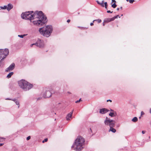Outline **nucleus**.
Returning <instances> with one entry per match:
<instances>
[{"label":"nucleus","mask_w":151,"mask_h":151,"mask_svg":"<svg viewBox=\"0 0 151 151\" xmlns=\"http://www.w3.org/2000/svg\"><path fill=\"white\" fill-rule=\"evenodd\" d=\"M31 12H27L22 13L21 17L23 19L29 20L31 22L33 19H37V20L33 21V22L34 25L38 26H42L47 22V18L42 12L36 11L33 14ZM31 12L32 13L33 11Z\"/></svg>","instance_id":"obj_1"},{"label":"nucleus","mask_w":151,"mask_h":151,"mask_svg":"<svg viewBox=\"0 0 151 151\" xmlns=\"http://www.w3.org/2000/svg\"><path fill=\"white\" fill-rule=\"evenodd\" d=\"M85 139L82 137H78L71 146V148L76 151H81L84 147Z\"/></svg>","instance_id":"obj_2"},{"label":"nucleus","mask_w":151,"mask_h":151,"mask_svg":"<svg viewBox=\"0 0 151 151\" xmlns=\"http://www.w3.org/2000/svg\"><path fill=\"white\" fill-rule=\"evenodd\" d=\"M52 30V26L47 25L45 28L42 27L40 28L39 31L40 33L44 36L48 37L50 35Z\"/></svg>","instance_id":"obj_3"},{"label":"nucleus","mask_w":151,"mask_h":151,"mask_svg":"<svg viewBox=\"0 0 151 151\" xmlns=\"http://www.w3.org/2000/svg\"><path fill=\"white\" fill-rule=\"evenodd\" d=\"M18 84L20 88L25 91L29 90L33 86L32 84L23 79L18 81Z\"/></svg>","instance_id":"obj_4"},{"label":"nucleus","mask_w":151,"mask_h":151,"mask_svg":"<svg viewBox=\"0 0 151 151\" xmlns=\"http://www.w3.org/2000/svg\"><path fill=\"white\" fill-rule=\"evenodd\" d=\"M105 125H108L110 127H114L115 125V121L113 120L110 119L106 117V119L104 121Z\"/></svg>","instance_id":"obj_5"},{"label":"nucleus","mask_w":151,"mask_h":151,"mask_svg":"<svg viewBox=\"0 0 151 151\" xmlns=\"http://www.w3.org/2000/svg\"><path fill=\"white\" fill-rule=\"evenodd\" d=\"M33 45H36L37 46L40 48H42L44 47V44L43 40H38L35 43L31 44V46L32 47Z\"/></svg>","instance_id":"obj_6"},{"label":"nucleus","mask_w":151,"mask_h":151,"mask_svg":"<svg viewBox=\"0 0 151 151\" xmlns=\"http://www.w3.org/2000/svg\"><path fill=\"white\" fill-rule=\"evenodd\" d=\"M51 91L47 88L45 90L43 94V97L45 98H48L51 96L52 95Z\"/></svg>","instance_id":"obj_7"},{"label":"nucleus","mask_w":151,"mask_h":151,"mask_svg":"<svg viewBox=\"0 0 151 151\" xmlns=\"http://www.w3.org/2000/svg\"><path fill=\"white\" fill-rule=\"evenodd\" d=\"M14 66L15 64L14 63H12L6 69L5 71L7 72H8L9 71L12 70L14 69Z\"/></svg>","instance_id":"obj_8"},{"label":"nucleus","mask_w":151,"mask_h":151,"mask_svg":"<svg viewBox=\"0 0 151 151\" xmlns=\"http://www.w3.org/2000/svg\"><path fill=\"white\" fill-rule=\"evenodd\" d=\"M109 111V110L106 108H102L100 109L99 113L101 114H105Z\"/></svg>","instance_id":"obj_9"},{"label":"nucleus","mask_w":151,"mask_h":151,"mask_svg":"<svg viewBox=\"0 0 151 151\" xmlns=\"http://www.w3.org/2000/svg\"><path fill=\"white\" fill-rule=\"evenodd\" d=\"M73 110L71 112H70L67 115L66 117V119L67 120H70V118H71L73 113Z\"/></svg>","instance_id":"obj_10"},{"label":"nucleus","mask_w":151,"mask_h":151,"mask_svg":"<svg viewBox=\"0 0 151 151\" xmlns=\"http://www.w3.org/2000/svg\"><path fill=\"white\" fill-rule=\"evenodd\" d=\"M13 6L12 4H9L7 6V10L8 11H10L13 8Z\"/></svg>","instance_id":"obj_11"},{"label":"nucleus","mask_w":151,"mask_h":151,"mask_svg":"<svg viewBox=\"0 0 151 151\" xmlns=\"http://www.w3.org/2000/svg\"><path fill=\"white\" fill-rule=\"evenodd\" d=\"M98 4L100 5L102 7H104V1H102L101 2H99L97 0L96 1Z\"/></svg>","instance_id":"obj_12"},{"label":"nucleus","mask_w":151,"mask_h":151,"mask_svg":"<svg viewBox=\"0 0 151 151\" xmlns=\"http://www.w3.org/2000/svg\"><path fill=\"white\" fill-rule=\"evenodd\" d=\"M114 127H110V129L109 130V132L111 131L113 133H115L116 132V130L114 128Z\"/></svg>","instance_id":"obj_13"},{"label":"nucleus","mask_w":151,"mask_h":151,"mask_svg":"<svg viewBox=\"0 0 151 151\" xmlns=\"http://www.w3.org/2000/svg\"><path fill=\"white\" fill-rule=\"evenodd\" d=\"M14 73L13 72H11L9 73V74L7 75L6 77L9 78L11 77V76L13 75Z\"/></svg>","instance_id":"obj_14"},{"label":"nucleus","mask_w":151,"mask_h":151,"mask_svg":"<svg viewBox=\"0 0 151 151\" xmlns=\"http://www.w3.org/2000/svg\"><path fill=\"white\" fill-rule=\"evenodd\" d=\"M104 22H111L110 18H108L105 19Z\"/></svg>","instance_id":"obj_15"},{"label":"nucleus","mask_w":151,"mask_h":151,"mask_svg":"<svg viewBox=\"0 0 151 151\" xmlns=\"http://www.w3.org/2000/svg\"><path fill=\"white\" fill-rule=\"evenodd\" d=\"M138 120V119L137 118V117H134L132 120V121L133 122H137Z\"/></svg>","instance_id":"obj_16"},{"label":"nucleus","mask_w":151,"mask_h":151,"mask_svg":"<svg viewBox=\"0 0 151 151\" xmlns=\"http://www.w3.org/2000/svg\"><path fill=\"white\" fill-rule=\"evenodd\" d=\"M109 116H111V117H114V116H114V113H113V112H110L109 114Z\"/></svg>","instance_id":"obj_17"},{"label":"nucleus","mask_w":151,"mask_h":151,"mask_svg":"<svg viewBox=\"0 0 151 151\" xmlns=\"http://www.w3.org/2000/svg\"><path fill=\"white\" fill-rule=\"evenodd\" d=\"M104 6L105 7V8L106 9H107V6H108V4L107 2H105L104 3Z\"/></svg>","instance_id":"obj_18"},{"label":"nucleus","mask_w":151,"mask_h":151,"mask_svg":"<svg viewBox=\"0 0 151 151\" xmlns=\"http://www.w3.org/2000/svg\"><path fill=\"white\" fill-rule=\"evenodd\" d=\"M0 8L1 9H7V6L5 5V6H1Z\"/></svg>","instance_id":"obj_19"},{"label":"nucleus","mask_w":151,"mask_h":151,"mask_svg":"<svg viewBox=\"0 0 151 151\" xmlns=\"http://www.w3.org/2000/svg\"><path fill=\"white\" fill-rule=\"evenodd\" d=\"M95 21H97L98 23H100L101 22V20L99 19L94 20H93V22H94Z\"/></svg>","instance_id":"obj_20"},{"label":"nucleus","mask_w":151,"mask_h":151,"mask_svg":"<svg viewBox=\"0 0 151 151\" xmlns=\"http://www.w3.org/2000/svg\"><path fill=\"white\" fill-rule=\"evenodd\" d=\"M116 6L117 5L115 3H114L111 5V7L114 8H115Z\"/></svg>","instance_id":"obj_21"},{"label":"nucleus","mask_w":151,"mask_h":151,"mask_svg":"<svg viewBox=\"0 0 151 151\" xmlns=\"http://www.w3.org/2000/svg\"><path fill=\"white\" fill-rule=\"evenodd\" d=\"M15 103L16 105H18V108H19V102L17 100L16 101Z\"/></svg>","instance_id":"obj_22"},{"label":"nucleus","mask_w":151,"mask_h":151,"mask_svg":"<svg viewBox=\"0 0 151 151\" xmlns=\"http://www.w3.org/2000/svg\"><path fill=\"white\" fill-rule=\"evenodd\" d=\"M26 35H18V37H20V38H23V37H24L25 36H26Z\"/></svg>","instance_id":"obj_23"},{"label":"nucleus","mask_w":151,"mask_h":151,"mask_svg":"<svg viewBox=\"0 0 151 151\" xmlns=\"http://www.w3.org/2000/svg\"><path fill=\"white\" fill-rule=\"evenodd\" d=\"M5 139V138L3 137H1L0 138V142H3V141H4Z\"/></svg>","instance_id":"obj_24"},{"label":"nucleus","mask_w":151,"mask_h":151,"mask_svg":"<svg viewBox=\"0 0 151 151\" xmlns=\"http://www.w3.org/2000/svg\"><path fill=\"white\" fill-rule=\"evenodd\" d=\"M48 139L47 138H45L44 139V140H43L42 142L43 143H44L45 142H46L47 141Z\"/></svg>","instance_id":"obj_25"},{"label":"nucleus","mask_w":151,"mask_h":151,"mask_svg":"<svg viewBox=\"0 0 151 151\" xmlns=\"http://www.w3.org/2000/svg\"><path fill=\"white\" fill-rule=\"evenodd\" d=\"M134 1V0H129V2L131 4H132Z\"/></svg>","instance_id":"obj_26"},{"label":"nucleus","mask_w":151,"mask_h":151,"mask_svg":"<svg viewBox=\"0 0 151 151\" xmlns=\"http://www.w3.org/2000/svg\"><path fill=\"white\" fill-rule=\"evenodd\" d=\"M115 19L114 18V17H112L111 18H110L111 21H113Z\"/></svg>","instance_id":"obj_27"},{"label":"nucleus","mask_w":151,"mask_h":151,"mask_svg":"<svg viewBox=\"0 0 151 151\" xmlns=\"http://www.w3.org/2000/svg\"><path fill=\"white\" fill-rule=\"evenodd\" d=\"M31 138V137L30 136H29L27 137L26 139L27 140H29Z\"/></svg>","instance_id":"obj_28"},{"label":"nucleus","mask_w":151,"mask_h":151,"mask_svg":"<svg viewBox=\"0 0 151 151\" xmlns=\"http://www.w3.org/2000/svg\"><path fill=\"white\" fill-rule=\"evenodd\" d=\"M11 100L13 101H14L15 102L17 101L16 99H11Z\"/></svg>","instance_id":"obj_29"},{"label":"nucleus","mask_w":151,"mask_h":151,"mask_svg":"<svg viewBox=\"0 0 151 151\" xmlns=\"http://www.w3.org/2000/svg\"><path fill=\"white\" fill-rule=\"evenodd\" d=\"M81 99H80L79 100H77V101H76L75 103H78L80 101H81Z\"/></svg>","instance_id":"obj_30"},{"label":"nucleus","mask_w":151,"mask_h":151,"mask_svg":"<svg viewBox=\"0 0 151 151\" xmlns=\"http://www.w3.org/2000/svg\"><path fill=\"white\" fill-rule=\"evenodd\" d=\"M119 17V18H120V17L119 16V15H117L116 16L114 17V18L115 19H116L118 18V17Z\"/></svg>","instance_id":"obj_31"},{"label":"nucleus","mask_w":151,"mask_h":151,"mask_svg":"<svg viewBox=\"0 0 151 151\" xmlns=\"http://www.w3.org/2000/svg\"><path fill=\"white\" fill-rule=\"evenodd\" d=\"M107 13H112V12H111L110 10H108L107 11Z\"/></svg>","instance_id":"obj_32"},{"label":"nucleus","mask_w":151,"mask_h":151,"mask_svg":"<svg viewBox=\"0 0 151 151\" xmlns=\"http://www.w3.org/2000/svg\"><path fill=\"white\" fill-rule=\"evenodd\" d=\"M112 2H114V3H116V1L115 0H112L111 3H112Z\"/></svg>","instance_id":"obj_33"},{"label":"nucleus","mask_w":151,"mask_h":151,"mask_svg":"<svg viewBox=\"0 0 151 151\" xmlns=\"http://www.w3.org/2000/svg\"><path fill=\"white\" fill-rule=\"evenodd\" d=\"M146 132V131H142V134H144Z\"/></svg>","instance_id":"obj_34"},{"label":"nucleus","mask_w":151,"mask_h":151,"mask_svg":"<svg viewBox=\"0 0 151 151\" xmlns=\"http://www.w3.org/2000/svg\"><path fill=\"white\" fill-rule=\"evenodd\" d=\"M110 101V102H112V101L111 100L109 99L107 100V102Z\"/></svg>","instance_id":"obj_35"},{"label":"nucleus","mask_w":151,"mask_h":151,"mask_svg":"<svg viewBox=\"0 0 151 151\" xmlns=\"http://www.w3.org/2000/svg\"><path fill=\"white\" fill-rule=\"evenodd\" d=\"M144 113L143 111H141V115H142L144 114Z\"/></svg>","instance_id":"obj_36"},{"label":"nucleus","mask_w":151,"mask_h":151,"mask_svg":"<svg viewBox=\"0 0 151 151\" xmlns=\"http://www.w3.org/2000/svg\"><path fill=\"white\" fill-rule=\"evenodd\" d=\"M93 22H93L91 23H90V25H91V26H92V25H93Z\"/></svg>","instance_id":"obj_37"},{"label":"nucleus","mask_w":151,"mask_h":151,"mask_svg":"<svg viewBox=\"0 0 151 151\" xmlns=\"http://www.w3.org/2000/svg\"><path fill=\"white\" fill-rule=\"evenodd\" d=\"M4 145V143H0V146H2Z\"/></svg>","instance_id":"obj_38"},{"label":"nucleus","mask_w":151,"mask_h":151,"mask_svg":"<svg viewBox=\"0 0 151 151\" xmlns=\"http://www.w3.org/2000/svg\"><path fill=\"white\" fill-rule=\"evenodd\" d=\"M67 22H68V23H69V22H70V19H68L67 20Z\"/></svg>","instance_id":"obj_39"},{"label":"nucleus","mask_w":151,"mask_h":151,"mask_svg":"<svg viewBox=\"0 0 151 151\" xmlns=\"http://www.w3.org/2000/svg\"><path fill=\"white\" fill-rule=\"evenodd\" d=\"M11 99H9L8 98H7L6 99V100H11Z\"/></svg>","instance_id":"obj_40"},{"label":"nucleus","mask_w":151,"mask_h":151,"mask_svg":"<svg viewBox=\"0 0 151 151\" xmlns=\"http://www.w3.org/2000/svg\"><path fill=\"white\" fill-rule=\"evenodd\" d=\"M41 98H37V100H39Z\"/></svg>","instance_id":"obj_41"},{"label":"nucleus","mask_w":151,"mask_h":151,"mask_svg":"<svg viewBox=\"0 0 151 151\" xmlns=\"http://www.w3.org/2000/svg\"><path fill=\"white\" fill-rule=\"evenodd\" d=\"M118 11L119 10V8H117L116 9Z\"/></svg>","instance_id":"obj_42"},{"label":"nucleus","mask_w":151,"mask_h":151,"mask_svg":"<svg viewBox=\"0 0 151 151\" xmlns=\"http://www.w3.org/2000/svg\"><path fill=\"white\" fill-rule=\"evenodd\" d=\"M150 112L151 114V108L150 109Z\"/></svg>","instance_id":"obj_43"},{"label":"nucleus","mask_w":151,"mask_h":151,"mask_svg":"<svg viewBox=\"0 0 151 151\" xmlns=\"http://www.w3.org/2000/svg\"><path fill=\"white\" fill-rule=\"evenodd\" d=\"M120 9H122V6H121V7H120Z\"/></svg>","instance_id":"obj_44"},{"label":"nucleus","mask_w":151,"mask_h":151,"mask_svg":"<svg viewBox=\"0 0 151 151\" xmlns=\"http://www.w3.org/2000/svg\"><path fill=\"white\" fill-rule=\"evenodd\" d=\"M111 111H113V110H112V109H111Z\"/></svg>","instance_id":"obj_45"},{"label":"nucleus","mask_w":151,"mask_h":151,"mask_svg":"<svg viewBox=\"0 0 151 151\" xmlns=\"http://www.w3.org/2000/svg\"><path fill=\"white\" fill-rule=\"evenodd\" d=\"M126 1H129V0H126Z\"/></svg>","instance_id":"obj_46"},{"label":"nucleus","mask_w":151,"mask_h":151,"mask_svg":"<svg viewBox=\"0 0 151 151\" xmlns=\"http://www.w3.org/2000/svg\"><path fill=\"white\" fill-rule=\"evenodd\" d=\"M103 26H104V25H105L104 24V23H103Z\"/></svg>","instance_id":"obj_47"}]
</instances>
